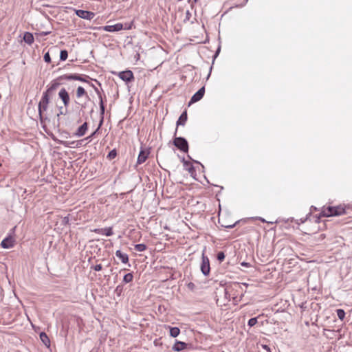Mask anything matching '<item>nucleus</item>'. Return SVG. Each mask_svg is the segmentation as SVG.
<instances>
[{
  "mask_svg": "<svg viewBox=\"0 0 352 352\" xmlns=\"http://www.w3.org/2000/svg\"><path fill=\"white\" fill-rule=\"evenodd\" d=\"M262 222H267L264 219H263L262 217H258V218Z\"/></svg>",
  "mask_w": 352,
  "mask_h": 352,
  "instance_id": "49530a36",
  "label": "nucleus"
},
{
  "mask_svg": "<svg viewBox=\"0 0 352 352\" xmlns=\"http://www.w3.org/2000/svg\"><path fill=\"white\" fill-rule=\"evenodd\" d=\"M122 292V286L121 285H118L115 289V292L118 294V295H120L121 293Z\"/></svg>",
  "mask_w": 352,
  "mask_h": 352,
  "instance_id": "e433bc0d",
  "label": "nucleus"
},
{
  "mask_svg": "<svg viewBox=\"0 0 352 352\" xmlns=\"http://www.w3.org/2000/svg\"><path fill=\"white\" fill-rule=\"evenodd\" d=\"M173 145L177 147L181 151L187 153L188 151V141L182 137H175L173 141Z\"/></svg>",
  "mask_w": 352,
  "mask_h": 352,
  "instance_id": "7ed1b4c3",
  "label": "nucleus"
},
{
  "mask_svg": "<svg viewBox=\"0 0 352 352\" xmlns=\"http://www.w3.org/2000/svg\"><path fill=\"white\" fill-rule=\"evenodd\" d=\"M99 85H100V82L99 81H98L97 80H94Z\"/></svg>",
  "mask_w": 352,
  "mask_h": 352,
  "instance_id": "8fccbe9b",
  "label": "nucleus"
},
{
  "mask_svg": "<svg viewBox=\"0 0 352 352\" xmlns=\"http://www.w3.org/2000/svg\"><path fill=\"white\" fill-rule=\"evenodd\" d=\"M262 347L265 349L267 352H271V350H270V348L269 346L266 345V344H263L262 345Z\"/></svg>",
  "mask_w": 352,
  "mask_h": 352,
  "instance_id": "37998d69",
  "label": "nucleus"
},
{
  "mask_svg": "<svg viewBox=\"0 0 352 352\" xmlns=\"http://www.w3.org/2000/svg\"><path fill=\"white\" fill-rule=\"evenodd\" d=\"M188 344L181 341H176L173 346V350L175 351H180L186 349Z\"/></svg>",
  "mask_w": 352,
  "mask_h": 352,
  "instance_id": "dca6fc26",
  "label": "nucleus"
},
{
  "mask_svg": "<svg viewBox=\"0 0 352 352\" xmlns=\"http://www.w3.org/2000/svg\"><path fill=\"white\" fill-rule=\"evenodd\" d=\"M241 266H243V267H250V266H251V265H250V263L245 262V261H243V262L241 263Z\"/></svg>",
  "mask_w": 352,
  "mask_h": 352,
  "instance_id": "79ce46f5",
  "label": "nucleus"
},
{
  "mask_svg": "<svg viewBox=\"0 0 352 352\" xmlns=\"http://www.w3.org/2000/svg\"><path fill=\"white\" fill-rule=\"evenodd\" d=\"M83 140L80 141H63L62 144L64 145L65 147H73V148H77L79 147Z\"/></svg>",
  "mask_w": 352,
  "mask_h": 352,
  "instance_id": "f3484780",
  "label": "nucleus"
},
{
  "mask_svg": "<svg viewBox=\"0 0 352 352\" xmlns=\"http://www.w3.org/2000/svg\"><path fill=\"white\" fill-rule=\"evenodd\" d=\"M68 113L67 107L63 108V107H60L59 108V113L57 114V116H60V115H67Z\"/></svg>",
  "mask_w": 352,
  "mask_h": 352,
  "instance_id": "7c9ffc66",
  "label": "nucleus"
},
{
  "mask_svg": "<svg viewBox=\"0 0 352 352\" xmlns=\"http://www.w3.org/2000/svg\"><path fill=\"white\" fill-rule=\"evenodd\" d=\"M40 339L42 342L47 346H50V340L47 334L45 332H41L39 335Z\"/></svg>",
  "mask_w": 352,
  "mask_h": 352,
  "instance_id": "4be33fe9",
  "label": "nucleus"
},
{
  "mask_svg": "<svg viewBox=\"0 0 352 352\" xmlns=\"http://www.w3.org/2000/svg\"><path fill=\"white\" fill-rule=\"evenodd\" d=\"M68 57V52L66 50H63L60 52V60L62 61L65 60Z\"/></svg>",
  "mask_w": 352,
  "mask_h": 352,
  "instance_id": "cd10ccee",
  "label": "nucleus"
},
{
  "mask_svg": "<svg viewBox=\"0 0 352 352\" xmlns=\"http://www.w3.org/2000/svg\"><path fill=\"white\" fill-rule=\"evenodd\" d=\"M201 259L202 261L200 266L201 272L204 276H208L210 272L209 258L204 254V253H203Z\"/></svg>",
  "mask_w": 352,
  "mask_h": 352,
  "instance_id": "39448f33",
  "label": "nucleus"
},
{
  "mask_svg": "<svg viewBox=\"0 0 352 352\" xmlns=\"http://www.w3.org/2000/svg\"><path fill=\"white\" fill-rule=\"evenodd\" d=\"M182 162L184 164V169L188 171L189 173L192 174L195 172L194 166L190 162L185 160L184 158L182 159Z\"/></svg>",
  "mask_w": 352,
  "mask_h": 352,
  "instance_id": "a211bd4d",
  "label": "nucleus"
},
{
  "mask_svg": "<svg viewBox=\"0 0 352 352\" xmlns=\"http://www.w3.org/2000/svg\"><path fill=\"white\" fill-rule=\"evenodd\" d=\"M168 328L169 329L170 331V336L173 338H176L179 336L180 333V329L178 327H170L168 326Z\"/></svg>",
  "mask_w": 352,
  "mask_h": 352,
  "instance_id": "5701e85b",
  "label": "nucleus"
},
{
  "mask_svg": "<svg viewBox=\"0 0 352 352\" xmlns=\"http://www.w3.org/2000/svg\"><path fill=\"white\" fill-rule=\"evenodd\" d=\"M75 13L78 17L87 20H91L95 16V14L94 12L87 10H76Z\"/></svg>",
  "mask_w": 352,
  "mask_h": 352,
  "instance_id": "0eeeda50",
  "label": "nucleus"
},
{
  "mask_svg": "<svg viewBox=\"0 0 352 352\" xmlns=\"http://www.w3.org/2000/svg\"><path fill=\"white\" fill-rule=\"evenodd\" d=\"M69 221V217L67 216V217H64L63 222L64 223H68Z\"/></svg>",
  "mask_w": 352,
  "mask_h": 352,
  "instance_id": "c03bdc74",
  "label": "nucleus"
},
{
  "mask_svg": "<svg viewBox=\"0 0 352 352\" xmlns=\"http://www.w3.org/2000/svg\"><path fill=\"white\" fill-rule=\"evenodd\" d=\"M87 79H91V78L89 76H87V75H85V74H76L75 80H78V81H80V82H87V83H89L91 86V85H93V84L90 83L88 81Z\"/></svg>",
  "mask_w": 352,
  "mask_h": 352,
  "instance_id": "6ab92c4d",
  "label": "nucleus"
},
{
  "mask_svg": "<svg viewBox=\"0 0 352 352\" xmlns=\"http://www.w3.org/2000/svg\"><path fill=\"white\" fill-rule=\"evenodd\" d=\"M14 240L12 236L5 238L1 243L3 248L8 249L14 246Z\"/></svg>",
  "mask_w": 352,
  "mask_h": 352,
  "instance_id": "4468645a",
  "label": "nucleus"
},
{
  "mask_svg": "<svg viewBox=\"0 0 352 352\" xmlns=\"http://www.w3.org/2000/svg\"><path fill=\"white\" fill-rule=\"evenodd\" d=\"M311 208H313V210H315V211L318 210L317 208H316V207L311 206Z\"/></svg>",
  "mask_w": 352,
  "mask_h": 352,
  "instance_id": "09e8293b",
  "label": "nucleus"
},
{
  "mask_svg": "<svg viewBox=\"0 0 352 352\" xmlns=\"http://www.w3.org/2000/svg\"><path fill=\"white\" fill-rule=\"evenodd\" d=\"M134 248L138 252H143L146 250L147 246L144 243H139L135 245Z\"/></svg>",
  "mask_w": 352,
  "mask_h": 352,
  "instance_id": "bb28decb",
  "label": "nucleus"
},
{
  "mask_svg": "<svg viewBox=\"0 0 352 352\" xmlns=\"http://www.w3.org/2000/svg\"><path fill=\"white\" fill-rule=\"evenodd\" d=\"M92 232L99 234L106 235L107 236H110L113 234V229L111 227L105 228H96L93 230Z\"/></svg>",
  "mask_w": 352,
  "mask_h": 352,
  "instance_id": "ddd939ff",
  "label": "nucleus"
},
{
  "mask_svg": "<svg viewBox=\"0 0 352 352\" xmlns=\"http://www.w3.org/2000/svg\"><path fill=\"white\" fill-rule=\"evenodd\" d=\"M87 129H88V124H87V122H85L78 128L76 131L74 133V135L76 137H82L86 133V131H87Z\"/></svg>",
  "mask_w": 352,
  "mask_h": 352,
  "instance_id": "2eb2a0df",
  "label": "nucleus"
},
{
  "mask_svg": "<svg viewBox=\"0 0 352 352\" xmlns=\"http://www.w3.org/2000/svg\"><path fill=\"white\" fill-rule=\"evenodd\" d=\"M234 286L235 287H241L240 284H239V283H235L234 284Z\"/></svg>",
  "mask_w": 352,
  "mask_h": 352,
  "instance_id": "a18cd8bd",
  "label": "nucleus"
},
{
  "mask_svg": "<svg viewBox=\"0 0 352 352\" xmlns=\"http://www.w3.org/2000/svg\"><path fill=\"white\" fill-rule=\"evenodd\" d=\"M194 1H195V2H197V1H198V0H194Z\"/></svg>",
  "mask_w": 352,
  "mask_h": 352,
  "instance_id": "3c124183",
  "label": "nucleus"
},
{
  "mask_svg": "<svg viewBox=\"0 0 352 352\" xmlns=\"http://www.w3.org/2000/svg\"><path fill=\"white\" fill-rule=\"evenodd\" d=\"M123 25H124L123 30H131L133 26V22H131L129 23H125Z\"/></svg>",
  "mask_w": 352,
  "mask_h": 352,
  "instance_id": "4c0bfd02",
  "label": "nucleus"
},
{
  "mask_svg": "<svg viewBox=\"0 0 352 352\" xmlns=\"http://www.w3.org/2000/svg\"><path fill=\"white\" fill-rule=\"evenodd\" d=\"M257 323V318H252L248 320V325L253 327Z\"/></svg>",
  "mask_w": 352,
  "mask_h": 352,
  "instance_id": "72a5a7b5",
  "label": "nucleus"
},
{
  "mask_svg": "<svg viewBox=\"0 0 352 352\" xmlns=\"http://www.w3.org/2000/svg\"><path fill=\"white\" fill-rule=\"evenodd\" d=\"M91 87L94 88V91H96V93L97 94V95L98 96V98L100 99L99 105H100V124H99V127H100L101 125L102 124L103 120H104L105 107L104 104L102 97L101 96V94H100L99 89L94 85H91Z\"/></svg>",
  "mask_w": 352,
  "mask_h": 352,
  "instance_id": "20e7f679",
  "label": "nucleus"
},
{
  "mask_svg": "<svg viewBox=\"0 0 352 352\" xmlns=\"http://www.w3.org/2000/svg\"><path fill=\"white\" fill-rule=\"evenodd\" d=\"M99 129H100V127L98 126V129L94 132H93L89 136H88L86 138V140H91V138L96 135V133L99 130Z\"/></svg>",
  "mask_w": 352,
  "mask_h": 352,
  "instance_id": "ea45409f",
  "label": "nucleus"
},
{
  "mask_svg": "<svg viewBox=\"0 0 352 352\" xmlns=\"http://www.w3.org/2000/svg\"><path fill=\"white\" fill-rule=\"evenodd\" d=\"M116 255L121 259L123 263H127L129 262V256L126 254L122 253L120 250H117Z\"/></svg>",
  "mask_w": 352,
  "mask_h": 352,
  "instance_id": "aec40b11",
  "label": "nucleus"
},
{
  "mask_svg": "<svg viewBox=\"0 0 352 352\" xmlns=\"http://www.w3.org/2000/svg\"><path fill=\"white\" fill-rule=\"evenodd\" d=\"M76 74H64L58 78V80H75Z\"/></svg>",
  "mask_w": 352,
  "mask_h": 352,
  "instance_id": "b1692460",
  "label": "nucleus"
},
{
  "mask_svg": "<svg viewBox=\"0 0 352 352\" xmlns=\"http://www.w3.org/2000/svg\"><path fill=\"white\" fill-rule=\"evenodd\" d=\"M58 97L62 100L65 107H68L70 102L69 93L65 88H62L58 92Z\"/></svg>",
  "mask_w": 352,
  "mask_h": 352,
  "instance_id": "423d86ee",
  "label": "nucleus"
},
{
  "mask_svg": "<svg viewBox=\"0 0 352 352\" xmlns=\"http://www.w3.org/2000/svg\"><path fill=\"white\" fill-rule=\"evenodd\" d=\"M83 96H86L89 98V96L85 89L82 87L79 86L76 90V96L77 98H80Z\"/></svg>",
  "mask_w": 352,
  "mask_h": 352,
  "instance_id": "393cba45",
  "label": "nucleus"
},
{
  "mask_svg": "<svg viewBox=\"0 0 352 352\" xmlns=\"http://www.w3.org/2000/svg\"><path fill=\"white\" fill-rule=\"evenodd\" d=\"M191 12H190V10H186V13H185V18L184 19V23H187L188 21H190V18H191Z\"/></svg>",
  "mask_w": 352,
  "mask_h": 352,
  "instance_id": "2f4dec72",
  "label": "nucleus"
},
{
  "mask_svg": "<svg viewBox=\"0 0 352 352\" xmlns=\"http://www.w3.org/2000/svg\"><path fill=\"white\" fill-rule=\"evenodd\" d=\"M124 25L122 23H118L115 25H105L103 26L102 28L103 30L106 32H118L120 30H123Z\"/></svg>",
  "mask_w": 352,
  "mask_h": 352,
  "instance_id": "9d476101",
  "label": "nucleus"
},
{
  "mask_svg": "<svg viewBox=\"0 0 352 352\" xmlns=\"http://www.w3.org/2000/svg\"><path fill=\"white\" fill-rule=\"evenodd\" d=\"M150 152L141 148L137 160V165L143 164L148 158Z\"/></svg>",
  "mask_w": 352,
  "mask_h": 352,
  "instance_id": "9b49d317",
  "label": "nucleus"
},
{
  "mask_svg": "<svg viewBox=\"0 0 352 352\" xmlns=\"http://www.w3.org/2000/svg\"><path fill=\"white\" fill-rule=\"evenodd\" d=\"M187 287L189 289L192 291L195 288V285L193 283L190 282L187 285Z\"/></svg>",
  "mask_w": 352,
  "mask_h": 352,
  "instance_id": "58836bf2",
  "label": "nucleus"
},
{
  "mask_svg": "<svg viewBox=\"0 0 352 352\" xmlns=\"http://www.w3.org/2000/svg\"><path fill=\"white\" fill-rule=\"evenodd\" d=\"M43 58H44V60L47 63H51V57L50 56V54L49 52H47L45 54L44 56H43Z\"/></svg>",
  "mask_w": 352,
  "mask_h": 352,
  "instance_id": "c9c22d12",
  "label": "nucleus"
},
{
  "mask_svg": "<svg viewBox=\"0 0 352 352\" xmlns=\"http://www.w3.org/2000/svg\"><path fill=\"white\" fill-rule=\"evenodd\" d=\"M217 258L219 262H222L225 258V254L223 252H219L217 254Z\"/></svg>",
  "mask_w": 352,
  "mask_h": 352,
  "instance_id": "473e14b6",
  "label": "nucleus"
},
{
  "mask_svg": "<svg viewBox=\"0 0 352 352\" xmlns=\"http://www.w3.org/2000/svg\"><path fill=\"white\" fill-rule=\"evenodd\" d=\"M117 155V151L116 149H113L109 152L107 158L109 160L114 159Z\"/></svg>",
  "mask_w": 352,
  "mask_h": 352,
  "instance_id": "c85d7f7f",
  "label": "nucleus"
},
{
  "mask_svg": "<svg viewBox=\"0 0 352 352\" xmlns=\"http://www.w3.org/2000/svg\"><path fill=\"white\" fill-rule=\"evenodd\" d=\"M219 51H220V49L219 48V49L217 50V51L216 52V54H215V55H214V57H216V56H217V54H218V53H219Z\"/></svg>",
  "mask_w": 352,
  "mask_h": 352,
  "instance_id": "de8ad7c7",
  "label": "nucleus"
},
{
  "mask_svg": "<svg viewBox=\"0 0 352 352\" xmlns=\"http://www.w3.org/2000/svg\"><path fill=\"white\" fill-rule=\"evenodd\" d=\"M90 268L94 270L95 271H100L102 269V267L101 264H98L96 265H91Z\"/></svg>",
  "mask_w": 352,
  "mask_h": 352,
  "instance_id": "f704fd0d",
  "label": "nucleus"
},
{
  "mask_svg": "<svg viewBox=\"0 0 352 352\" xmlns=\"http://www.w3.org/2000/svg\"><path fill=\"white\" fill-rule=\"evenodd\" d=\"M205 94V87H202L200 88L191 98L188 106L191 104L197 102L199 101L204 96Z\"/></svg>",
  "mask_w": 352,
  "mask_h": 352,
  "instance_id": "1a4fd4ad",
  "label": "nucleus"
},
{
  "mask_svg": "<svg viewBox=\"0 0 352 352\" xmlns=\"http://www.w3.org/2000/svg\"><path fill=\"white\" fill-rule=\"evenodd\" d=\"M60 85V83L53 81L49 86H47L46 91L43 93L42 98L38 105V116L41 122H43L44 119L43 112L47 110L50 99L54 96L55 92Z\"/></svg>",
  "mask_w": 352,
  "mask_h": 352,
  "instance_id": "f257e3e1",
  "label": "nucleus"
},
{
  "mask_svg": "<svg viewBox=\"0 0 352 352\" xmlns=\"http://www.w3.org/2000/svg\"><path fill=\"white\" fill-rule=\"evenodd\" d=\"M120 79L126 82H131L134 80V76L131 70H125L118 74Z\"/></svg>",
  "mask_w": 352,
  "mask_h": 352,
  "instance_id": "6e6552de",
  "label": "nucleus"
},
{
  "mask_svg": "<svg viewBox=\"0 0 352 352\" xmlns=\"http://www.w3.org/2000/svg\"><path fill=\"white\" fill-rule=\"evenodd\" d=\"M187 120H188L187 111L185 110L184 111L182 112V113L180 115L179 119L177 121V123H176L177 127H178V126H179V125L184 126L186 124ZM177 132V128H176V129H175L174 136H176Z\"/></svg>",
  "mask_w": 352,
  "mask_h": 352,
  "instance_id": "f8f14e48",
  "label": "nucleus"
},
{
  "mask_svg": "<svg viewBox=\"0 0 352 352\" xmlns=\"http://www.w3.org/2000/svg\"><path fill=\"white\" fill-rule=\"evenodd\" d=\"M336 312H337V316H338V318L340 319L341 320H343L345 317L344 311L342 309H338L336 310Z\"/></svg>",
  "mask_w": 352,
  "mask_h": 352,
  "instance_id": "c756f323",
  "label": "nucleus"
},
{
  "mask_svg": "<svg viewBox=\"0 0 352 352\" xmlns=\"http://www.w3.org/2000/svg\"><path fill=\"white\" fill-rule=\"evenodd\" d=\"M346 213L345 208L342 206H325L322 208L321 212L318 217L319 219L321 217H329L333 216H340Z\"/></svg>",
  "mask_w": 352,
  "mask_h": 352,
  "instance_id": "f03ea898",
  "label": "nucleus"
},
{
  "mask_svg": "<svg viewBox=\"0 0 352 352\" xmlns=\"http://www.w3.org/2000/svg\"><path fill=\"white\" fill-rule=\"evenodd\" d=\"M23 41L26 43L31 45L34 42V36L32 34L28 32H25L23 35Z\"/></svg>",
  "mask_w": 352,
  "mask_h": 352,
  "instance_id": "412c9836",
  "label": "nucleus"
},
{
  "mask_svg": "<svg viewBox=\"0 0 352 352\" xmlns=\"http://www.w3.org/2000/svg\"><path fill=\"white\" fill-rule=\"evenodd\" d=\"M238 223H239V221H236L234 224L226 225V226H223L226 228H233Z\"/></svg>",
  "mask_w": 352,
  "mask_h": 352,
  "instance_id": "a19ab883",
  "label": "nucleus"
},
{
  "mask_svg": "<svg viewBox=\"0 0 352 352\" xmlns=\"http://www.w3.org/2000/svg\"><path fill=\"white\" fill-rule=\"evenodd\" d=\"M133 275L132 273H128L125 274L123 277V282L124 283H129L133 281Z\"/></svg>",
  "mask_w": 352,
  "mask_h": 352,
  "instance_id": "a878e982",
  "label": "nucleus"
}]
</instances>
